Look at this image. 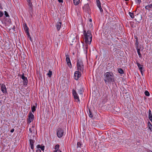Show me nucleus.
<instances>
[{
    "label": "nucleus",
    "instance_id": "f257e3e1",
    "mask_svg": "<svg viewBox=\"0 0 152 152\" xmlns=\"http://www.w3.org/2000/svg\"><path fill=\"white\" fill-rule=\"evenodd\" d=\"M105 79L104 81L106 84L109 83H113L114 82V75L113 73L110 72H107L104 75Z\"/></svg>",
    "mask_w": 152,
    "mask_h": 152
},
{
    "label": "nucleus",
    "instance_id": "f03ea898",
    "mask_svg": "<svg viewBox=\"0 0 152 152\" xmlns=\"http://www.w3.org/2000/svg\"><path fill=\"white\" fill-rule=\"evenodd\" d=\"M84 40L87 44H90L92 40V36L89 31H88L87 33L85 31H84Z\"/></svg>",
    "mask_w": 152,
    "mask_h": 152
},
{
    "label": "nucleus",
    "instance_id": "7ed1b4c3",
    "mask_svg": "<svg viewBox=\"0 0 152 152\" xmlns=\"http://www.w3.org/2000/svg\"><path fill=\"white\" fill-rule=\"evenodd\" d=\"M77 69L78 71L83 72L84 70V66L83 61L78 59L77 62Z\"/></svg>",
    "mask_w": 152,
    "mask_h": 152
},
{
    "label": "nucleus",
    "instance_id": "20e7f679",
    "mask_svg": "<svg viewBox=\"0 0 152 152\" xmlns=\"http://www.w3.org/2000/svg\"><path fill=\"white\" fill-rule=\"evenodd\" d=\"M64 133V131L61 128H58L57 130V135L58 137L61 138L62 137Z\"/></svg>",
    "mask_w": 152,
    "mask_h": 152
},
{
    "label": "nucleus",
    "instance_id": "39448f33",
    "mask_svg": "<svg viewBox=\"0 0 152 152\" xmlns=\"http://www.w3.org/2000/svg\"><path fill=\"white\" fill-rule=\"evenodd\" d=\"M34 115L31 112H30L29 113L28 115V122L29 124H30L32 121H33L34 119Z\"/></svg>",
    "mask_w": 152,
    "mask_h": 152
},
{
    "label": "nucleus",
    "instance_id": "423d86ee",
    "mask_svg": "<svg viewBox=\"0 0 152 152\" xmlns=\"http://www.w3.org/2000/svg\"><path fill=\"white\" fill-rule=\"evenodd\" d=\"M74 76L75 79L76 80H78L81 76V72L78 71H75Z\"/></svg>",
    "mask_w": 152,
    "mask_h": 152
},
{
    "label": "nucleus",
    "instance_id": "0eeeda50",
    "mask_svg": "<svg viewBox=\"0 0 152 152\" xmlns=\"http://www.w3.org/2000/svg\"><path fill=\"white\" fill-rule=\"evenodd\" d=\"M21 77L23 80V83L24 85H26L27 83L28 80L26 77L24 76V74L23 73L21 75Z\"/></svg>",
    "mask_w": 152,
    "mask_h": 152
},
{
    "label": "nucleus",
    "instance_id": "6e6552de",
    "mask_svg": "<svg viewBox=\"0 0 152 152\" xmlns=\"http://www.w3.org/2000/svg\"><path fill=\"white\" fill-rule=\"evenodd\" d=\"M66 60L67 62V64L69 66L70 68H71L72 67V64L69 58V56L68 55H66Z\"/></svg>",
    "mask_w": 152,
    "mask_h": 152
},
{
    "label": "nucleus",
    "instance_id": "1a4fd4ad",
    "mask_svg": "<svg viewBox=\"0 0 152 152\" xmlns=\"http://www.w3.org/2000/svg\"><path fill=\"white\" fill-rule=\"evenodd\" d=\"M28 2V5L29 6V10L30 11H32V4L31 2V0H26Z\"/></svg>",
    "mask_w": 152,
    "mask_h": 152
},
{
    "label": "nucleus",
    "instance_id": "9d476101",
    "mask_svg": "<svg viewBox=\"0 0 152 152\" xmlns=\"http://www.w3.org/2000/svg\"><path fill=\"white\" fill-rule=\"evenodd\" d=\"M62 24L61 22H57L56 24V29L57 31H59Z\"/></svg>",
    "mask_w": 152,
    "mask_h": 152
},
{
    "label": "nucleus",
    "instance_id": "9b49d317",
    "mask_svg": "<svg viewBox=\"0 0 152 152\" xmlns=\"http://www.w3.org/2000/svg\"><path fill=\"white\" fill-rule=\"evenodd\" d=\"M136 64H137V66H138V67L140 71L141 72V73L142 74V69H143V65L140 64L138 62H137Z\"/></svg>",
    "mask_w": 152,
    "mask_h": 152
},
{
    "label": "nucleus",
    "instance_id": "f8f14e48",
    "mask_svg": "<svg viewBox=\"0 0 152 152\" xmlns=\"http://www.w3.org/2000/svg\"><path fill=\"white\" fill-rule=\"evenodd\" d=\"M1 90L2 92L4 93L7 92L6 88L5 85L2 84L1 85Z\"/></svg>",
    "mask_w": 152,
    "mask_h": 152
},
{
    "label": "nucleus",
    "instance_id": "ddd939ff",
    "mask_svg": "<svg viewBox=\"0 0 152 152\" xmlns=\"http://www.w3.org/2000/svg\"><path fill=\"white\" fill-rule=\"evenodd\" d=\"M35 142V141L34 140L31 139L30 140V144L31 145V148L32 149H34V144Z\"/></svg>",
    "mask_w": 152,
    "mask_h": 152
},
{
    "label": "nucleus",
    "instance_id": "4468645a",
    "mask_svg": "<svg viewBox=\"0 0 152 152\" xmlns=\"http://www.w3.org/2000/svg\"><path fill=\"white\" fill-rule=\"evenodd\" d=\"M149 115L148 117L149 119L152 122V114H151V110L150 109L148 111Z\"/></svg>",
    "mask_w": 152,
    "mask_h": 152
},
{
    "label": "nucleus",
    "instance_id": "2eb2a0df",
    "mask_svg": "<svg viewBox=\"0 0 152 152\" xmlns=\"http://www.w3.org/2000/svg\"><path fill=\"white\" fill-rule=\"evenodd\" d=\"M24 29L25 30V31L26 32V34H28V33H29L28 29L29 28L27 26L26 24H25V27H24Z\"/></svg>",
    "mask_w": 152,
    "mask_h": 152
},
{
    "label": "nucleus",
    "instance_id": "dca6fc26",
    "mask_svg": "<svg viewBox=\"0 0 152 152\" xmlns=\"http://www.w3.org/2000/svg\"><path fill=\"white\" fill-rule=\"evenodd\" d=\"M89 8V5L88 4H86L83 7V9L84 10H86L87 9L88 10Z\"/></svg>",
    "mask_w": 152,
    "mask_h": 152
},
{
    "label": "nucleus",
    "instance_id": "f3484780",
    "mask_svg": "<svg viewBox=\"0 0 152 152\" xmlns=\"http://www.w3.org/2000/svg\"><path fill=\"white\" fill-rule=\"evenodd\" d=\"M148 126L149 129H150L151 131L152 132V125L150 122H148Z\"/></svg>",
    "mask_w": 152,
    "mask_h": 152
},
{
    "label": "nucleus",
    "instance_id": "a211bd4d",
    "mask_svg": "<svg viewBox=\"0 0 152 152\" xmlns=\"http://www.w3.org/2000/svg\"><path fill=\"white\" fill-rule=\"evenodd\" d=\"M151 7H152V6H151V4L146 6L145 7V9H146V10H150L151 8Z\"/></svg>",
    "mask_w": 152,
    "mask_h": 152
},
{
    "label": "nucleus",
    "instance_id": "6ab92c4d",
    "mask_svg": "<svg viewBox=\"0 0 152 152\" xmlns=\"http://www.w3.org/2000/svg\"><path fill=\"white\" fill-rule=\"evenodd\" d=\"M74 4L77 5L80 2V0H73Z\"/></svg>",
    "mask_w": 152,
    "mask_h": 152
},
{
    "label": "nucleus",
    "instance_id": "aec40b11",
    "mask_svg": "<svg viewBox=\"0 0 152 152\" xmlns=\"http://www.w3.org/2000/svg\"><path fill=\"white\" fill-rule=\"evenodd\" d=\"M52 74V72L50 70L49 71L48 73L47 74V75L49 77H51Z\"/></svg>",
    "mask_w": 152,
    "mask_h": 152
},
{
    "label": "nucleus",
    "instance_id": "412c9836",
    "mask_svg": "<svg viewBox=\"0 0 152 152\" xmlns=\"http://www.w3.org/2000/svg\"><path fill=\"white\" fill-rule=\"evenodd\" d=\"M129 14L130 17L132 18H134V13L132 12H129Z\"/></svg>",
    "mask_w": 152,
    "mask_h": 152
},
{
    "label": "nucleus",
    "instance_id": "4be33fe9",
    "mask_svg": "<svg viewBox=\"0 0 152 152\" xmlns=\"http://www.w3.org/2000/svg\"><path fill=\"white\" fill-rule=\"evenodd\" d=\"M96 2L97 3V5L98 7L100 6L101 3L99 0H96Z\"/></svg>",
    "mask_w": 152,
    "mask_h": 152
},
{
    "label": "nucleus",
    "instance_id": "5701e85b",
    "mask_svg": "<svg viewBox=\"0 0 152 152\" xmlns=\"http://www.w3.org/2000/svg\"><path fill=\"white\" fill-rule=\"evenodd\" d=\"M82 144L80 142H78L77 143V148H81V146L82 145Z\"/></svg>",
    "mask_w": 152,
    "mask_h": 152
},
{
    "label": "nucleus",
    "instance_id": "b1692460",
    "mask_svg": "<svg viewBox=\"0 0 152 152\" xmlns=\"http://www.w3.org/2000/svg\"><path fill=\"white\" fill-rule=\"evenodd\" d=\"M137 52L139 56V57L140 58L142 56H141V54L140 53V50L139 49H137Z\"/></svg>",
    "mask_w": 152,
    "mask_h": 152
},
{
    "label": "nucleus",
    "instance_id": "393cba45",
    "mask_svg": "<svg viewBox=\"0 0 152 152\" xmlns=\"http://www.w3.org/2000/svg\"><path fill=\"white\" fill-rule=\"evenodd\" d=\"M32 111L34 112L36 110V107L34 105L31 107Z\"/></svg>",
    "mask_w": 152,
    "mask_h": 152
},
{
    "label": "nucleus",
    "instance_id": "a878e982",
    "mask_svg": "<svg viewBox=\"0 0 152 152\" xmlns=\"http://www.w3.org/2000/svg\"><path fill=\"white\" fill-rule=\"evenodd\" d=\"M145 95L147 96H149L150 95V94L149 92L147 91H146L145 92Z\"/></svg>",
    "mask_w": 152,
    "mask_h": 152
},
{
    "label": "nucleus",
    "instance_id": "bb28decb",
    "mask_svg": "<svg viewBox=\"0 0 152 152\" xmlns=\"http://www.w3.org/2000/svg\"><path fill=\"white\" fill-rule=\"evenodd\" d=\"M118 72L120 74H123L124 73L123 70L121 69H119L118 70Z\"/></svg>",
    "mask_w": 152,
    "mask_h": 152
},
{
    "label": "nucleus",
    "instance_id": "cd10ccee",
    "mask_svg": "<svg viewBox=\"0 0 152 152\" xmlns=\"http://www.w3.org/2000/svg\"><path fill=\"white\" fill-rule=\"evenodd\" d=\"M27 34L28 36V38L31 40V41H32V39L31 38V36L30 35V33H28Z\"/></svg>",
    "mask_w": 152,
    "mask_h": 152
},
{
    "label": "nucleus",
    "instance_id": "c85d7f7f",
    "mask_svg": "<svg viewBox=\"0 0 152 152\" xmlns=\"http://www.w3.org/2000/svg\"><path fill=\"white\" fill-rule=\"evenodd\" d=\"M136 2L138 4H139L141 3V0H135Z\"/></svg>",
    "mask_w": 152,
    "mask_h": 152
},
{
    "label": "nucleus",
    "instance_id": "c756f323",
    "mask_svg": "<svg viewBox=\"0 0 152 152\" xmlns=\"http://www.w3.org/2000/svg\"><path fill=\"white\" fill-rule=\"evenodd\" d=\"M59 145H57L55 146V150H58L59 148Z\"/></svg>",
    "mask_w": 152,
    "mask_h": 152
},
{
    "label": "nucleus",
    "instance_id": "7c9ffc66",
    "mask_svg": "<svg viewBox=\"0 0 152 152\" xmlns=\"http://www.w3.org/2000/svg\"><path fill=\"white\" fill-rule=\"evenodd\" d=\"M74 97L75 99H77L78 100V101H79V98L77 95L76 96H75Z\"/></svg>",
    "mask_w": 152,
    "mask_h": 152
},
{
    "label": "nucleus",
    "instance_id": "2f4dec72",
    "mask_svg": "<svg viewBox=\"0 0 152 152\" xmlns=\"http://www.w3.org/2000/svg\"><path fill=\"white\" fill-rule=\"evenodd\" d=\"M73 96H74V97L75 96L77 95V94L76 92L75 91H74L73 92Z\"/></svg>",
    "mask_w": 152,
    "mask_h": 152
},
{
    "label": "nucleus",
    "instance_id": "473e14b6",
    "mask_svg": "<svg viewBox=\"0 0 152 152\" xmlns=\"http://www.w3.org/2000/svg\"><path fill=\"white\" fill-rule=\"evenodd\" d=\"M40 148H41L42 151H44L45 149V146L44 145L41 146Z\"/></svg>",
    "mask_w": 152,
    "mask_h": 152
},
{
    "label": "nucleus",
    "instance_id": "72a5a7b5",
    "mask_svg": "<svg viewBox=\"0 0 152 152\" xmlns=\"http://www.w3.org/2000/svg\"><path fill=\"white\" fill-rule=\"evenodd\" d=\"M4 13H5V15L6 17H7L9 16V15L8 14V13L7 11H5L4 12Z\"/></svg>",
    "mask_w": 152,
    "mask_h": 152
},
{
    "label": "nucleus",
    "instance_id": "f704fd0d",
    "mask_svg": "<svg viewBox=\"0 0 152 152\" xmlns=\"http://www.w3.org/2000/svg\"><path fill=\"white\" fill-rule=\"evenodd\" d=\"M89 113H90L89 115V117L90 118H92L93 116L92 113L90 111H89Z\"/></svg>",
    "mask_w": 152,
    "mask_h": 152
},
{
    "label": "nucleus",
    "instance_id": "c9c22d12",
    "mask_svg": "<svg viewBox=\"0 0 152 152\" xmlns=\"http://www.w3.org/2000/svg\"><path fill=\"white\" fill-rule=\"evenodd\" d=\"M98 7L99 8L100 10V12H102L103 11V10L102 9V8L101 7V6H99V7Z\"/></svg>",
    "mask_w": 152,
    "mask_h": 152
},
{
    "label": "nucleus",
    "instance_id": "e433bc0d",
    "mask_svg": "<svg viewBox=\"0 0 152 152\" xmlns=\"http://www.w3.org/2000/svg\"><path fill=\"white\" fill-rule=\"evenodd\" d=\"M3 13L0 11V17H2L3 15Z\"/></svg>",
    "mask_w": 152,
    "mask_h": 152
},
{
    "label": "nucleus",
    "instance_id": "4c0bfd02",
    "mask_svg": "<svg viewBox=\"0 0 152 152\" xmlns=\"http://www.w3.org/2000/svg\"><path fill=\"white\" fill-rule=\"evenodd\" d=\"M41 146L40 145H38L37 146V148H40Z\"/></svg>",
    "mask_w": 152,
    "mask_h": 152
},
{
    "label": "nucleus",
    "instance_id": "58836bf2",
    "mask_svg": "<svg viewBox=\"0 0 152 152\" xmlns=\"http://www.w3.org/2000/svg\"><path fill=\"white\" fill-rule=\"evenodd\" d=\"M58 151L60 152H61V151L58 150H55V151H54V152H57Z\"/></svg>",
    "mask_w": 152,
    "mask_h": 152
},
{
    "label": "nucleus",
    "instance_id": "ea45409f",
    "mask_svg": "<svg viewBox=\"0 0 152 152\" xmlns=\"http://www.w3.org/2000/svg\"><path fill=\"white\" fill-rule=\"evenodd\" d=\"M58 2L60 3H63V0H58Z\"/></svg>",
    "mask_w": 152,
    "mask_h": 152
},
{
    "label": "nucleus",
    "instance_id": "a19ab883",
    "mask_svg": "<svg viewBox=\"0 0 152 152\" xmlns=\"http://www.w3.org/2000/svg\"><path fill=\"white\" fill-rule=\"evenodd\" d=\"M14 131V129H12L11 131H10V132H12V133Z\"/></svg>",
    "mask_w": 152,
    "mask_h": 152
},
{
    "label": "nucleus",
    "instance_id": "79ce46f5",
    "mask_svg": "<svg viewBox=\"0 0 152 152\" xmlns=\"http://www.w3.org/2000/svg\"><path fill=\"white\" fill-rule=\"evenodd\" d=\"M36 152H41V151L40 149H37L36 150Z\"/></svg>",
    "mask_w": 152,
    "mask_h": 152
},
{
    "label": "nucleus",
    "instance_id": "37998d69",
    "mask_svg": "<svg viewBox=\"0 0 152 152\" xmlns=\"http://www.w3.org/2000/svg\"><path fill=\"white\" fill-rule=\"evenodd\" d=\"M79 93L81 94H82V91L81 90H80V92H79Z\"/></svg>",
    "mask_w": 152,
    "mask_h": 152
},
{
    "label": "nucleus",
    "instance_id": "c03bdc74",
    "mask_svg": "<svg viewBox=\"0 0 152 152\" xmlns=\"http://www.w3.org/2000/svg\"><path fill=\"white\" fill-rule=\"evenodd\" d=\"M91 21H92L91 19H90L89 20V21H90V22H91Z\"/></svg>",
    "mask_w": 152,
    "mask_h": 152
},
{
    "label": "nucleus",
    "instance_id": "a18cd8bd",
    "mask_svg": "<svg viewBox=\"0 0 152 152\" xmlns=\"http://www.w3.org/2000/svg\"><path fill=\"white\" fill-rule=\"evenodd\" d=\"M149 152H152V151H149Z\"/></svg>",
    "mask_w": 152,
    "mask_h": 152
},
{
    "label": "nucleus",
    "instance_id": "49530a36",
    "mask_svg": "<svg viewBox=\"0 0 152 152\" xmlns=\"http://www.w3.org/2000/svg\"><path fill=\"white\" fill-rule=\"evenodd\" d=\"M129 0H125V1H128Z\"/></svg>",
    "mask_w": 152,
    "mask_h": 152
},
{
    "label": "nucleus",
    "instance_id": "de8ad7c7",
    "mask_svg": "<svg viewBox=\"0 0 152 152\" xmlns=\"http://www.w3.org/2000/svg\"><path fill=\"white\" fill-rule=\"evenodd\" d=\"M31 128L29 129V130H30V131H31Z\"/></svg>",
    "mask_w": 152,
    "mask_h": 152
},
{
    "label": "nucleus",
    "instance_id": "09e8293b",
    "mask_svg": "<svg viewBox=\"0 0 152 152\" xmlns=\"http://www.w3.org/2000/svg\"><path fill=\"white\" fill-rule=\"evenodd\" d=\"M151 6H152V4H151Z\"/></svg>",
    "mask_w": 152,
    "mask_h": 152
}]
</instances>
